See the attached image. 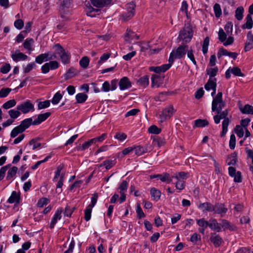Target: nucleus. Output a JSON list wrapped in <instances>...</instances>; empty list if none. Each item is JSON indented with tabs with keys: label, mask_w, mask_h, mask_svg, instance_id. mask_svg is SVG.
Wrapping results in <instances>:
<instances>
[{
	"label": "nucleus",
	"mask_w": 253,
	"mask_h": 253,
	"mask_svg": "<svg viewBox=\"0 0 253 253\" xmlns=\"http://www.w3.org/2000/svg\"><path fill=\"white\" fill-rule=\"evenodd\" d=\"M225 106V103L222 100V92H218L213 99L211 105V110L212 112L215 111L217 113V115L213 117L214 121L216 124H219L221 119H223L222 124V130L221 133V136L222 137L224 136L226 133L229 123V120L227 118L228 114V110L226 109L222 111Z\"/></svg>",
	"instance_id": "obj_1"
},
{
	"label": "nucleus",
	"mask_w": 253,
	"mask_h": 253,
	"mask_svg": "<svg viewBox=\"0 0 253 253\" xmlns=\"http://www.w3.org/2000/svg\"><path fill=\"white\" fill-rule=\"evenodd\" d=\"M126 181L123 180L118 187L116 193L111 198L110 202L112 204L117 201L120 204L125 202L126 199Z\"/></svg>",
	"instance_id": "obj_2"
},
{
	"label": "nucleus",
	"mask_w": 253,
	"mask_h": 253,
	"mask_svg": "<svg viewBox=\"0 0 253 253\" xmlns=\"http://www.w3.org/2000/svg\"><path fill=\"white\" fill-rule=\"evenodd\" d=\"M188 51V46L183 45L179 46L175 51L170 53L169 59V62L172 63L175 58H180L184 55Z\"/></svg>",
	"instance_id": "obj_3"
},
{
	"label": "nucleus",
	"mask_w": 253,
	"mask_h": 253,
	"mask_svg": "<svg viewBox=\"0 0 253 253\" xmlns=\"http://www.w3.org/2000/svg\"><path fill=\"white\" fill-rule=\"evenodd\" d=\"M56 54H58L62 63L68 64L70 62V55L68 51H66L64 48L59 44H56L54 46Z\"/></svg>",
	"instance_id": "obj_4"
},
{
	"label": "nucleus",
	"mask_w": 253,
	"mask_h": 253,
	"mask_svg": "<svg viewBox=\"0 0 253 253\" xmlns=\"http://www.w3.org/2000/svg\"><path fill=\"white\" fill-rule=\"evenodd\" d=\"M150 149V148L149 147L148 145L145 146H137L135 147H127V154L140 156L147 153Z\"/></svg>",
	"instance_id": "obj_5"
},
{
	"label": "nucleus",
	"mask_w": 253,
	"mask_h": 253,
	"mask_svg": "<svg viewBox=\"0 0 253 253\" xmlns=\"http://www.w3.org/2000/svg\"><path fill=\"white\" fill-rule=\"evenodd\" d=\"M193 37V31L190 26L184 27L179 32V38L186 42H189Z\"/></svg>",
	"instance_id": "obj_6"
},
{
	"label": "nucleus",
	"mask_w": 253,
	"mask_h": 253,
	"mask_svg": "<svg viewBox=\"0 0 253 253\" xmlns=\"http://www.w3.org/2000/svg\"><path fill=\"white\" fill-rule=\"evenodd\" d=\"M218 36L219 40L221 42H223V44L225 46L231 45L234 42V39L232 36H229L227 40H226L227 36L229 35L225 32L222 28L219 29Z\"/></svg>",
	"instance_id": "obj_7"
},
{
	"label": "nucleus",
	"mask_w": 253,
	"mask_h": 253,
	"mask_svg": "<svg viewBox=\"0 0 253 253\" xmlns=\"http://www.w3.org/2000/svg\"><path fill=\"white\" fill-rule=\"evenodd\" d=\"M16 109L20 110L23 114H27L35 110L34 104L29 100L18 104L16 106Z\"/></svg>",
	"instance_id": "obj_8"
},
{
	"label": "nucleus",
	"mask_w": 253,
	"mask_h": 253,
	"mask_svg": "<svg viewBox=\"0 0 253 253\" xmlns=\"http://www.w3.org/2000/svg\"><path fill=\"white\" fill-rule=\"evenodd\" d=\"M175 110L172 105H169L165 108L162 114L160 115V121L161 123L165 122L169 119L175 112Z\"/></svg>",
	"instance_id": "obj_9"
},
{
	"label": "nucleus",
	"mask_w": 253,
	"mask_h": 253,
	"mask_svg": "<svg viewBox=\"0 0 253 253\" xmlns=\"http://www.w3.org/2000/svg\"><path fill=\"white\" fill-rule=\"evenodd\" d=\"M59 64L56 61H50L43 64L42 67V72L43 74L47 73L50 70H55L58 68Z\"/></svg>",
	"instance_id": "obj_10"
},
{
	"label": "nucleus",
	"mask_w": 253,
	"mask_h": 253,
	"mask_svg": "<svg viewBox=\"0 0 253 253\" xmlns=\"http://www.w3.org/2000/svg\"><path fill=\"white\" fill-rule=\"evenodd\" d=\"M56 55H51L49 56L48 53L41 54L36 58L35 61L38 64H42L43 61H47L55 59Z\"/></svg>",
	"instance_id": "obj_11"
},
{
	"label": "nucleus",
	"mask_w": 253,
	"mask_h": 253,
	"mask_svg": "<svg viewBox=\"0 0 253 253\" xmlns=\"http://www.w3.org/2000/svg\"><path fill=\"white\" fill-rule=\"evenodd\" d=\"M112 0H90L91 4L96 7L100 8L111 4Z\"/></svg>",
	"instance_id": "obj_12"
},
{
	"label": "nucleus",
	"mask_w": 253,
	"mask_h": 253,
	"mask_svg": "<svg viewBox=\"0 0 253 253\" xmlns=\"http://www.w3.org/2000/svg\"><path fill=\"white\" fill-rule=\"evenodd\" d=\"M214 211L215 213L219 214L222 216L227 211V209L224 205L221 203H217L213 205Z\"/></svg>",
	"instance_id": "obj_13"
},
{
	"label": "nucleus",
	"mask_w": 253,
	"mask_h": 253,
	"mask_svg": "<svg viewBox=\"0 0 253 253\" xmlns=\"http://www.w3.org/2000/svg\"><path fill=\"white\" fill-rule=\"evenodd\" d=\"M239 108L242 114H253V106L249 104H246L243 106L240 102H239Z\"/></svg>",
	"instance_id": "obj_14"
},
{
	"label": "nucleus",
	"mask_w": 253,
	"mask_h": 253,
	"mask_svg": "<svg viewBox=\"0 0 253 253\" xmlns=\"http://www.w3.org/2000/svg\"><path fill=\"white\" fill-rule=\"evenodd\" d=\"M62 212V210L61 209H58L55 211V213L54 214L53 217H52L50 224V228L52 229L54 228V225L57 222L58 220H60L61 218V213Z\"/></svg>",
	"instance_id": "obj_15"
},
{
	"label": "nucleus",
	"mask_w": 253,
	"mask_h": 253,
	"mask_svg": "<svg viewBox=\"0 0 253 253\" xmlns=\"http://www.w3.org/2000/svg\"><path fill=\"white\" fill-rule=\"evenodd\" d=\"M152 87H158L163 84L164 77L157 75H153L151 78Z\"/></svg>",
	"instance_id": "obj_16"
},
{
	"label": "nucleus",
	"mask_w": 253,
	"mask_h": 253,
	"mask_svg": "<svg viewBox=\"0 0 253 253\" xmlns=\"http://www.w3.org/2000/svg\"><path fill=\"white\" fill-rule=\"evenodd\" d=\"M198 208L202 210L203 212H211L214 211L213 205L209 202L200 203L198 206Z\"/></svg>",
	"instance_id": "obj_17"
},
{
	"label": "nucleus",
	"mask_w": 253,
	"mask_h": 253,
	"mask_svg": "<svg viewBox=\"0 0 253 253\" xmlns=\"http://www.w3.org/2000/svg\"><path fill=\"white\" fill-rule=\"evenodd\" d=\"M11 58L14 61L18 62L21 60H25L28 58V56L23 53L19 52V51L17 50L14 53L11 54Z\"/></svg>",
	"instance_id": "obj_18"
},
{
	"label": "nucleus",
	"mask_w": 253,
	"mask_h": 253,
	"mask_svg": "<svg viewBox=\"0 0 253 253\" xmlns=\"http://www.w3.org/2000/svg\"><path fill=\"white\" fill-rule=\"evenodd\" d=\"M50 112H46L38 115V118L33 121V125H38L46 120L50 115Z\"/></svg>",
	"instance_id": "obj_19"
},
{
	"label": "nucleus",
	"mask_w": 253,
	"mask_h": 253,
	"mask_svg": "<svg viewBox=\"0 0 253 253\" xmlns=\"http://www.w3.org/2000/svg\"><path fill=\"white\" fill-rule=\"evenodd\" d=\"M136 4L134 1L127 3V19L132 18L135 13Z\"/></svg>",
	"instance_id": "obj_20"
},
{
	"label": "nucleus",
	"mask_w": 253,
	"mask_h": 253,
	"mask_svg": "<svg viewBox=\"0 0 253 253\" xmlns=\"http://www.w3.org/2000/svg\"><path fill=\"white\" fill-rule=\"evenodd\" d=\"M209 227L213 231L220 232L221 231V225L218 223L216 219L211 218L209 220Z\"/></svg>",
	"instance_id": "obj_21"
},
{
	"label": "nucleus",
	"mask_w": 253,
	"mask_h": 253,
	"mask_svg": "<svg viewBox=\"0 0 253 253\" xmlns=\"http://www.w3.org/2000/svg\"><path fill=\"white\" fill-rule=\"evenodd\" d=\"M210 240L215 247H219L221 244L222 241V238L220 236L215 233L211 234Z\"/></svg>",
	"instance_id": "obj_22"
},
{
	"label": "nucleus",
	"mask_w": 253,
	"mask_h": 253,
	"mask_svg": "<svg viewBox=\"0 0 253 253\" xmlns=\"http://www.w3.org/2000/svg\"><path fill=\"white\" fill-rule=\"evenodd\" d=\"M79 73V72L77 69L73 67H71L64 75L65 79L66 80L70 79L77 76Z\"/></svg>",
	"instance_id": "obj_23"
},
{
	"label": "nucleus",
	"mask_w": 253,
	"mask_h": 253,
	"mask_svg": "<svg viewBox=\"0 0 253 253\" xmlns=\"http://www.w3.org/2000/svg\"><path fill=\"white\" fill-rule=\"evenodd\" d=\"M33 121L32 118H29L23 120L20 125H19L24 131L26 129L28 128L31 125H33Z\"/></svg>",
	"instance_id": "obj_24"
},
{
	"label": "nucleus",
	"mask_w": 253,
	"mask_h": 253,
	"mask_svg": "<svg viewBox=\"0 0 253 253\" xmlns=\"http://www.w3.org/2000/svg\"><path fill=\"white\" fill-rule=\"evenodd\" d=\"M216 84L215 83V79L210 78L208 82L205 85V88L206 90H209L216 88Z\"/></svg>",
	"instance_id": "obj_25"
},
{
	"label": "nucleus",
	"mask_w": 253,
	"mask_h": 253,
	"mask_svg": "<svg viewBox=\"0 0 253 253\" xmlns=\"http://www.w3.org/2000/svg\"><path fill=\"white\" fill-rule=\"evenodd\" d=\"M246 22L245 24L242 25L243 29H251L253 26V21L252 17L250 14H248L246 18Z\"/></svg>",
	"instance_id": "obj_26"
},
{
	"label": "nucleus",
	"mask_w": 253,
	"mask_h": 253,
	"mask_svg": "<svg viewBox=\"0 0 253 253\" xmlns=\"http://www.w3.org/2000/svg\"><path fill=\"white\" fill-rule=\"evenodd\" d=\"M226 162L229 166L235 165L237 162V154L235 153H233L229 155L226 160Z\"/></svg>",
	"instance_id": "obj_27"
},
{
	"label": "nucleus",
	"mask_w": 253,
	"mask_h": 253,
	"mask_svg": "<svg viewBox=\"0 0 253 253\" xmlns=\"http://www.w3.org/2000/svg\"><path fill=\"white\" fill-rule=\"evenodd\" d=\"M150 194L153 199L157 201L160 199L161 193L160 190L156 188H152L150 190Z\"/></svg>",
	"instance_id": "obj_28"
},
{
	"label": "nucleus",
	"mask_w": 253,
	"mask_h": 253,
	"mask_svg": "<svg viewBox=\"0 0 253 253\" xmlns=\"http://www.w3.org/2000/svg\"><path fill=\"white\" fill-rule=\"evenodd\" d=\"M8 202L9 203H18L19 202V196L16 191L12 192L11 196L8 199Z\"/></svg>",
	"instance_id": "obj_29"
},
{
	"label": "nucleus",
	"mask_w": 253,
	"mask_h": 253,
	"mask_svg": "<svg viewBox=\"0 0 253 253\" xmlns=\"http://www.w3.org/2000/svg\"><path fill=\"white\" fill-rule=\"evenodd\" d=\"M153 177H159L162 181L167 182L168 183H170L172 181V179L169 178V174L167 173L163 175H154Z\"/></svg>",
	"instance_id": "obj_30"
},
{
	"label": "nucleus",
	"mask_w": 253,
	"mask_h": 253,
	"mask_svg": "<svg viewBox=\"0 0 253 253\" xmlns=\"http://www.w3.org/2000/svg\"><path fill=\"white\" fill-rule=\"evenodd\" d=\"M188 177V173L185 172H180L175 173L172 178H175L176 180H182L186 179Z\"/></svg>",
	"instance_id": "obj_31"
},
{
	"label": "nucleus",
	"mask_w": 253,
	"mask_h": 253,
	"mask_svg": "<svg viewBox=\"0 0 253 253\" xmlns=\"http://www.w3.org/2000/svg\"><path fill=\"white\" fill-rule=\"evenodd\" d=\"M77 101L79 103H82L86 101L87 95L84 93H79L76 95Z\"/></svg>",
	"instance_id": "obj_32"
},
{
	"label": "nucleus",
	"mask_w": 253,
	"mask_h": 253,
	"mask_svg": "<svg viewBox=\"0 0 253 253\" xmlns=\"http://www.w3.org/2000/svg\"><path fill=\"white\" fill-rule=\"evenodd\" d=\"M138 39V36L135 33L131 31L127 30V41H129L130 42H135Z\"/></svg>",
	"instance_id": "obj_33"
},
{
	"label": "nucleus",
	"mask_w": 253,
	"mask_h": 253,
	"mask_svg": "<svg viewBox=\"0 0 253 253\" xmlns=\"http://www.w3.org/2000/svg\"><path fill=\"white\" fill-rule=\"evenodd\" d=\"M8 113L10 117L13 119H15L17 118L21 115L20 110H18L17 109V110L11 109L8 111Z\"/></svg>",
	"instance_id": "obj_34"
},
{
	"label": "nucleus",
	"mask_w": 253,
	"mask_h": 253,
	"mask_svg": "<svg viewBox=\"0 0 253 253\" xmlns=\"http://www.w3.org/2000/svg\"><path fill=\"white\" fill-rule=\"evenodd\" d=\"M16 104V101L14 99H11L5 102L2 105V107L5 109H8L15 106Z\"/></svg>",
	"instance_id": "obj_35"
},
{
	"label": "nucleus",
	"mask_w": 253,
	"mask_h": 253,
	"mask_svg": "<svg viewBox=\"0 0 253 253\" xmlns=\"http://www.w3.org/2000/svg\"><path fill=\"white\" fill-rule=\"evenodd\" d=\"M244 8L242 6L238 7L235 11V17L238 20H241L243 17Z\"/></svg>",
	"instance_id": "obj_36"
},
{
	"label": "nucleus",
	"mask_w": 253,
	"mask_h": 253,
	"mask_svg": "<svg viewBox=\"0 0 253 253\" xmlns=\"http://www.w3.org/2000/svg\"><path fill=\"white\" fill-rule=\"evenodd\" d=\"M137 83L139 85L145 87L149 84V78L147 76H144L143 77L139 79Z\"/></svg>",
	"instance_id": "obj_37"
},
{
	"label": "nucleus",
	"mask_w": 253,
	"mask_h": 253,
	"mask_svg": "<svg viewBox=\"0 0 253 253\" xmlns=\"http://www.w3.org/2000/svg\"><path fill=\"white\" fill-rule=\"evenodd\" d=\"M23 131L21 129V127L19 126L14 127L11 131L10 133V136L12 138L15 137L17 136L19 133L23 132Z\"/></svg>",
	"instance_id": "obj_38"
},
{
	"label": "nucleus",
	"mask_w": 253,
	"mask_h": 253,
	"mask_svg": "<svg viewBox=\"0 0 253 253\" xmlns=\"http://www.w3.org/2000/svg\"><path fill=\"white\" fill-rule=\"evenodd\" d=\"M89 62V58L87 56H84L80 60V65L82 68L85 69L88 67Z\"/></svg>",
	"instance_id": "obj_39"
},
{
	"label": "nucleus",
	"mask_w": 253,
	"mask_h": 253,
	"mask_svg": "<svg viewBox=\"0 0 253 253\" xmlns=\"http://www.w3.org/2000/svg\"><path fill=\"white\" fill-rule=\"evenodd\" d=\"M17 169H18L16 167H13L11 169H10L7 172L6 176L7 179H9L15 176L17 171Z\"/></svg>",
	"instance_id": "obj_40"
},
{
	"label": "nucleus",
	"mask_w": 253,
	"mask_h": 253,
	"mask_svg": "<svg viewBox=\"0 0 253 253\" xmlns=\"http://www.w3.org/2000/svg\"><path fill=\"white\" fill-rule=\"evenodd\" d=\"M195 125L197 127H204L209 125V122L206 120L198 119L195 121Z\"/></svg>",
	"instance_id": "obj_41"
},
{
	"label": "nucleus",
	"mask_w": 253,
	"mask_h": 253,
	"mask_svg": "<svg viewBox=\"0 0 253 253\" xmlns=\"http://www.w3.org/2000/svg\"><path fill=\"white\" fill-rule=\"evenodd\" d=\"M34 40L32 39H27L25 41L23 45L25 48L31 51L32 50V46Z\"/></svg>",
	"instance_id": "obj_42"
},
{
	"label": "nucleus",
	"mask_w": 253,
	"mask_h": 253,
	"mask_svg": "<svg viewBox=\"0 0 253 253\" xmlns=\"http://www.w3.org/2000/svg\"><path fill=\"white\" fill-rule=\"evenodd\" d=\"M70 4V0H63V3L62 4V5H61V6L60 7V9L61 16L63 18L65 17V16H64L63 15V13L64 12V7H69Z\"/></svg>",
	"instance_id": "obj_43"
},
{
	"label": "nucleus",
	"mask_w": 253,
	"mask_h": 253,
	"mask_svg": "<svg viewBox=\"0 0 253 253\" xmlns=\"http://www.w3.org/2000/svg\"><path fill=\"white\" fill-rule=\"evenodd\" d=\"M126 134L124 132H117L115 133L114 136V138L119 141H123L126 139Z\"/></svg>",
	"instance_id": "obj_44"
},
{
	"label": "nucleus",
	"mask_w": 253,
	"mask_h": 253,
	"mask_svg": "<svg viewBox=\"0 0 253 253\" xmlns=\"http://www.w3.org/2000/svg\"><path fill=\"white\" fill-rule=\"evenodd\" d=\"M197 224L202 228H206L209 225V222L205 220L204 218H201L196 220Z\"/></svg>",
	"instance_id": "obj_45"
},
{
	"label": "nucleus",
	"mask_w": 253,
	"mask_h": 253,
	"mask_svg": "<svg viewBox=\"0 0 253 253\" xmlns=\"http://www.w3.org/2000/svg\"><path fill=\"white\" fill-rule=\"evenodd\" d=\"M62 98V94L59 92H57L54 94L52 99L51 102L53 104H57L59 102Z\"/></svg>",
	"instance_id": "obj_46"
},
{
	"label": "nucleus",
	"mask_w": 253,
	"mask_h": 253,
	"mask_svg": "<svg viewBox=\"0 0 253 253\" xmlns=\"http://www.w3.org/2000/svg\"><path fill=\"white\" fill-rule=\"evenodd\" d=\"M111 56V53H104L100 58L99 60L98 61L97 63L98 65H101L105 62H106L109 58Z\"/></svg>",
	"instance_id": "obj_47"
},
{
	"label": "nucleus",
	"mask_w": 253,
	"mask_h": 253,
	"mask_svg": "<svg viewBox=\"0 0 253 253\" xmlns=\"http://www.w3.org/2000/svg\"><path fill=\"white\" fill-rule=\"evenodd\" d=\"M64 176V175L62 174L60 176L59 180L57 182V184L56 185L57 192L61 193L62 192V190L61 189V188L63 184Z\"/></svg>",
	"instance_id": "obj_48"
},
{
	"label": "nucleus",
	"mask_w": 253,
	"mask_h": 253,
	"mask_svg": "<svg viewBox=\"0 0 253 253\" xmlns=\"http://www.w3.org/2000/svg\"><path fill=\"white\" fill-rule=\"evenodd\" d=\"M235 132L239 137H242L244 135V129L243 127L239 125L236 126L234 129Z\"/></svg>",
	"instance_id": "obj_49"
},
{
	"label": "nucleus",
	"mask_w": 253,
	"mask_h": 253,
	"mask_svg": "<svg viewBox=\"0 0 253 253\" xmlns=\"http://www.w3.org/2000/svg\"><path fill=\"white\" fill-rule=\"evenodd\" d=\"M161 129L155 125L151 126L148 128V131L150 133L158 134L161 132Z\"/></svg>",
	"instance_id": "obj_50"
},
{
	"label": "nucleus",
	"mask_w": 253,
	"mask_h": 253,
	"mask_svg": "<svg viewBox=\"0 0 253 253\" xmlns=\"http://www.w3.org/2000/svg\"><path fill=\"white\" fill-rule=\"evenodd\" d=\"M207 74L210 76V78H213L216 76L218 71L217 67L209 68L207 70Z\"/></svg>",
	"instance_id": "obj_51"
},
{
	"label": "nucleus",
	"mask_w": 253,
	"mask_h": 253,
	"mask_svg": "<svg viewBox=\"0 0 253 253\" xmlns=\"http://www.w3.org/2000/svg\"><path fill=\"white\" fill-rule=\"evenodd\" d=\"M225 32L229 35H232L233 31V24L231 22H228L224 27Z\"/></svg>",
	"instance_id": "obj_52"
},
{
	"label": "nucleus",
	"mask_w": 253,
	"mask_h": 253,
	"mask_svg": "<svg viewBox=\"0 0 253 253\" xmlns=\"http://www.w3.org/2000/svg\"><path fill=\"white\" fill-rule=\"evenodd\" d=\"M213 10L215 15L216 17H219L221 15V9L218 3H215L213 6Z\"/></svg>",
	"instance_id": "obj_53"
},
{
	"label": "nucleus",
	"mask_w": 253,
	"mask_h": 253,
	"mask_svg": "<svg viewBox=\"0 0 253 253\" xmlns=\"http://www.w3.org/2000/svg\"><path fill=\"white\" fill-rule=\"evenodd\" d=\"M232 73L236 76L243 77L244 74L241 72L240 69L237 67L231 68Z\"/></svg>",
	"instance_id": "obj_54"
},
{
	"label": "nucleus",
	"mask_w": 253,
	"mask_h": 253,
	"mask_svg": "<svg viewBox=\"0 0 253 253\" xmlns=\"http://www.w3.org/2000/svg\"><path fill=\"white\" fill-rule=\"evenodd\" d=\"M92 208L87 207L84 211V218L86 221H88L91 218V214Z\"/></svg>",
	"instance_id": "obj_55"
},
{
	"label": "nucleus",
	"mask_w": 253,
	"mask_h": 253,
	"mask_svg": "<svg viewBox=\"0 0 253 253\" xmlns=\"http://www.w3.org/2000/svg\"><path fill=\"white\" fill-rule=\"evenodd\" d=\"M201 236L199 234L195 233L191 235L190 238V241L194 244H196L198 241H201Z\"/></svg>",
	"instance_id": "obj_56"
},
{
	"label": "nucleus",
	"mask_w": 253,
	"mask_h": 253,
	"mask_svg": "<svg viewBox=\"0 0 253 253\" xmlns=\"http://www.w3.org/2000/svg\"><path fill=\"white\" fill-rule=\"evenodd\" d=\"M50 102L49 100H45L42 102H40L38 105V109H42L48 107L50 106Z\"/></svg>",
	"instance_id": "obj_57"
},
{
	"label": "nucleus",
	"mask_w": 253,
	"mask_h": 253,
	"mask_svg": "<svg viewBox=\"0 0 253 253\" xmlns=\"http://www.w3.org/2000/svg\"><path fill=\"white\" fill-rule=\"evenodd\" d=\"M106 133H103L101 136L92 138L94 144L102 142L107 137Z\"/></svg>",
	"instance_id": "obj_58"
},
{
	"label": "nucleus",
	"mask_w": 253,
	"mask_h": 253,
	"mask_svg": "<svg viewBox=\"0 0 253 253\" xmlns=\"http://www.w3.org/2000/svg\"><path fill=\"white\" fill-rule=\"evenodd\" d=\"M229 147L233 150L235 148L236 145V137L234 134H232L230 135L229 140Z\"/></svg>",
	"instance_id": "obj_59"
},
{
	"label": "nucleus",
	"mask_w": 253,
	"mask_h": 253,
	"mask_svg": "<svg viewBox=\"0 0 253 253\" xmlns=\"http://www.w3.org/2000/svg\"><path fill=\"white\" fill-rule=\"evenodd\" d=\"M119 87L121 90H125L126 88V77L123 78L120 81Z\"/></svg>",
	"instance_id": "obj_60"
},
{
	"label": "nucleus",
	"mask_w": 253,
	"mask_h": 253,
	"mask_svg": "<svg viewBox=\"0 0 253 253\" xmlns=\"http://www.w3.org/2000/svg\"><path fill=\"white\" fill-rule=\"evenodd\" d=\"M11 91V89L9 88H3L0 90V97H5L8 95Z\"/></svg>",
	"instance_id": "obj_61"
},
{
	"label": "nucleus",
	"mask_w": 253,
	"mask_h": 253,
	"mask_svg": "<svg viewBox=\"0 0 253 253\" xmlns=\"http://www.w3.org/2000/svg\"><path fill=\"white\" fill-rule=\"evenodd\" d=\"M228 52V50L223 47L220 48L217 53V56L218 58H220L222 56H227Z\"/></svg>",
	"instance_id": "obj_62"
},
{
	"label": "nucleus",
	"mask_w": 253,
	"mask_h": 253,
	"mask_svg": "<svg viewBox=\"0 0 253 253\" xmlns=\"http://www.w3.org/2000/svg\"><path fill=\"white\" fill-rule=\"evenodd\" d=\"M10 70V65L9 64H5L2 65L0 68V72L3 74L7 73Z\"/></svg>",
	"instance_id": "obj_63"
},
{
	"label": "nucleus",
	"mask_w": 253,
	"mask_h": 253,
	"mask_svg": "<svg viewBox=\"0 0 253 253\" xmlns=\"http://www.w3.org/2000/svg\"><path fill=\"white\" fill-rule=\"evenodd\" d=\"M235 253H253L249 248L243 247L238 249Z\"/></svg>",
	"instance_id": "obj_64"
}]
</instances>
